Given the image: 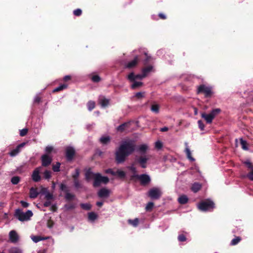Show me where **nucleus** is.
Listing matches in <instances>:
<instances>
[{
	"label": "nucleus",
	"mask_w": 253,
	"mask_h": 253,
	"mask_svg": "<svg viewBox=\"0 0 253 253\" xmlns=\"http://www.w3.org/2000/svg\"><path fill=\"white\" fill-rule=\"evenodd\" d=\"M135 149L133 141L128 140L123 141L116 152V159L118 163L124 162L126 158L131 154Z\"/></svg>",
	"instance_id": "1"
},
{
	"label": "nucleus",
	"mask_w": 253,
	"mask_h": 253,
	"mask_svg": "<svg viewBox=\"0 0 253 253\" xmlns=\"http://www.w3.org/2000/svg\"><path fill=\"white\" fill-rule=\"evenodd\" d=\"M32 215L33 213L32 211L30 210L24 212L21 210L18 209L15 211V216L21 221L29 220Z\"/></svg>",
	"instance_id": "2"
},
{
	"label": "nucleus",
	"mask_w": 253,
	"mask_h": 253,
	"mask_svg": "<svg viewBox=\"0 0 253 253\" xmlns=\"http://www.w3.org/2000/svg\"><path fill=\"white\" fill-rule=\"evenodd\" d=\"M198 208L202 211H209L214 208V204L212 201L207 200L200 203L198 205Z\"/></svg>",
	"instance_id": "3"
},
{
	"label": "nucleus",
	"mask_w": 253,
	"mask_h": 253,
	"mask_svg": "<svg viewBox=\"0 0 253 253\" xmlns=\"http://www.w3.org/2000/svg\"><path fill=\"white\" fill-rule=\"evenodd\" d=\"M220 111V110L219 109H213L209 114L202 113L201 114V117L205 120L207 123L211 124L216 115H217Z\"/></svg>",
	"instance_id": "4"
},
{
	"label": "nucleus",
	"mask_w": 253,
	"mask_h": 253,
	"mask_svg": "<svg viewBox=\"0 0 253 253\" xmlns=\"http://www.w3.org/2000/svg\"><path fill=\"white\" fill-rule=\"evenodd\" d=\"M109 182V178L106 176H103L100 173H96L95 179L93 182L94 187L99 186L101 183L106 184Z\"/></svg>",
	"instance_id": "5"
},
{
	"label": "nucleus",
	"mask_w": 253,
	"mask_h": 253,
	"mask_svg": "<svg viewBox=\"0 0 253 253\" xmlns=\"http://www.w3.org/2000/svg\"><path fill=\"white\" fill-rule=\"evenodd\" d=\"M197 92L198 93H204L206 97L211 96L212 94L211 88L204 84L198 86Z\"/></svg>",
	"instance_id": "6"
},
{
	"label": "nucleus",
	"mask_w": 253,
	"mask_h": 253,
	"mask_svg": "<svg viewBox=\"0 0 253 253\" xmlns=\"http://www.w3.org/2000/svg\"><path fill=\"white\" fill-rule=\"evenodd\" d=\"M162 195V192L160 189L158 188H153L151 189L148 192V196L152 199H158Z\"/></svg>",
	"instance_id": "7"
},
{
	"label": "nucleus",
	"mask_w": 253,
	"mask_h": 253,
	"mask_svg": "<svg viewBox=\"0 0 253 253\" xmlns=\"http://www.w3.org/2000/svg\"><path fill=\"white\" fill-rule=\"evenodd\" d=\"M9 241L13 244H16L19 242V236L15 230H11L9 233Z\"/></svg>",
	"instance_id": "8"
},
{
	"label": "nucleus",
	"mask_w": 253,
	"mask_h": 253,
	"mask_svg": "<svg viewBox=\"0 0 253 253\" xmlns=\"http://www.w3.org/2000/svg\"><path fill=\"white\" fill-rule=\"evenodd\" d=\"M134 176L138 178L141 181V184H147L149 183L150 181V176L145 174H141V175H136Z\"/></svg>",
	"instance_id": "9"
},
{
	"label": "nucleus",
	"mask_w": 253,
	"mask_h": 253,
	"mask_svg": "<svg viewBox=\"0 0 253 253\" xmlns=\"http://www.w3.org/2000/svg\"><path fill=\"white\" fill-rule=\"evenodd\" d=\"M42 169L41 167L36 168L33 171L32 177L33 181L38 182L41 180V176L40 175V171Z\"/></svg>",
	"instance_id": "10"
},
{
	"label": "nucleus",
	"mask_w": 253,
	"mask_h": 253,
	"mask_svg": "<svg viewBox=\"0 0 253 253\" xmlns=\"http://www.w3.org/2000/svg\"><path fill=\"white\" fill-rule=\"evenodd\" d=\"M150 156H141L137 160L138 163L140 164L142 168H146V163L150 159Z\"/></svg>",
	"instance_id": "11"
},
{
	"label": "nucleus",
	"mask_w": 253,
	"mask_h": 253,
	"mask_svg": "<svg viewBox=\"0 0 253 253\" xmlns=\"http://www.w3.org/2000/svg\"><path fill=\"white\" fill-rule=\"evenodd\" d=\"M25 145V143H22L18 145L16 148L9 153L10 156L11 157H14L17 155L20 152L21 149Z\"/></svg>",
	"instance_id": "12"
},
{
	"label": "nucleus",
	"mask_w": 253,
	"mask_h": 253,
	"mask_svg": "<svg viewBox=\"0 0 253 253\" xmlns=\"http://www.w3.org/2000/svg\"><path fill=\"white\" fill-rule=\"evenodd\" d=\"M51 158L47 155H44L42 157V165L46 167L48 166L51 162Z\"/></svg>",
	"instance_id": "13"
},
{
	"label": "nucleus",
	"mask_w": 253,
	"mask_h": 253,
	"mask_svg": "<svg viewBox=\"0 0 253 253\" xmlns=\"http://www.w3.org/2000/svg\"><path fill=\"white\" fill-rule=\"evenodd\" d=\"M75 154V150L71 147H68L66 149V155L68 159L71 160Z\"/></svg>",
	"instance_id": "14"
},
{
	"label": "nucleus",
	"mask_w": 253,
	"mask_h": 253,
	"mask_svg": "<svg viewBox=\"0 0 253 253\" xmlns=\"http://www.w3.org/2000/svg\"><path fill=\"white\" fill-rule=\"evenodd\" d=\"M98 102L102 107H105L109 103V100L104 96H100L98 99Z\"/></svg>",
	"instance_id": "15"
},
{
	"label": "nucleus",
	"mask_w": 253,
	"mask_h": 253,
	"mask_svg": "<svg viewBox=\"0 0 253 253\" xmlns=\"http://www.w3.org/2000/svg\"><path fill=\"white\" fill-rule=\"evenodd\" d=\"M109 194L110 190L106 188L101 189L98 193V196L101 198L108 197Z\"/></svg>",
	"instance_id": "16"
},
{
	"label": "nucleus",
	"mask_w": 253,
	"mask_h": 253,
	"mask_svg": "<svg viewBox=\"0 0 253 253\" xmlns=\"http://www.w3.org/2000/svg\"><path fill=\"white\" fill-rule=\"evenodd\" d=\"M138 60V57L136 56L133 60L130 61L126 65V67L127 68H131L135 67L137 65Z\"/></svg>",
	"instance_id": "17"
},
{
	"label": "nucleus",
	"mask_w": 253,
	"mask_h": 253,
	"mask_svg": "<svg viewBox=\"0 0 253 253\" xmlns=\"http://www.w3.org/2000/svg\"><path fill=\"white\" fill-rule=\"evenodd\" d=\"M96 173H93L90 170L87 171L85 173V178L87 180H89L91 179H94V180L95 179Z\"/></svg>",
	"instance_id": "18"
},
{
	"label": "nucleus",
	"mask_w": 253,
	"mask_h": 253,
	"mask_svg": "<svg viewBox=\"0 0 253 253\" xmlns=\"http://www.w3.org/2000/svg\"><path fill=\"white\" fill-rule=\"evenodd\" d=\"M188 200V197L184 195L180 196L178 199V202L181 204H185L187 203Z\"/></svg>",
	"instance_id": "19"
},
{
	"label": "nucleus",
	"mask_w": 253,
	"mask_h": 253,
	"mask_svg": "<svg viewBox=\"0 0 253 253\" xmlns=\"http://www.w3.org/2000/svg\"><path fill=\"white\" fill-rule=\"evenodd\" d=\"M31 239L35 243H37L40 241L48 239V237L43 238L40 236H31Z\"/></svg>",
	"instance_id": "20"
},
{
	"label": "nucleus",
	"mask_w": 253,
	"mask_h": 253,
	"mask_svg": "<svg viewBox=\"0 0 253 253\" xmlns=\"http://www.w3.org/2000/svg\"><path fill=\"white\" fill-rule=\"evenodd\" d=\"M201 185L199 183H194L191 187V189L192 191L196 193L200 190L201 188Z\"/></svg>",
	"instance_id": "21"
},
{
	"label": "nucleus",
	"mask_w": 253,
	"mask_h": 253,
	"mask_svg": "<svg viewBox=\"0 0 253 253\" xmlns=\"http://www.w3.org/2000/svg\"><path fill=\"white\" fill-rule=\"evenodd\" d=\"M38 194H39V193L38 192V191H37V189L34 188H32L30 189V197L31 198H36L38 196Z\"/></svg>",
	"instance_id": "22"
},
{
	"label": "nucleus",
	"mask_w": 253,
	"mask_h": 253,
	"mask_svg": "<svg viewBox=\"0 0 253 253\" xmlns=\"http://www.w3.org/2000/svg\"><path fill=\"white\" fill-rule=\"evenodd\" d=\"M148 149V146L146 144L140 145L138 148V151L141 153H144Z\"/></svg>",
	"instance_id": "23"
},
{
	"label": "nucleus",
	"mask_w": 253,
	"mask_h": 253,
	"mask_svg": "<svg viewBox=\"0 0 253 253\" xmlns=\"http://www.w3.org/2000/svg\"><path fill=\"white\" fill-rule=\"evenodd\" d=\"M110 141V138L108 136H104L100 138V141L102 144H106Z\"/></svg>",
	"instance_id": "24"
},
{
	"label": "nucleus",
	"mask_w": 253,
	"mask_h": 253,
	"mask_svg": "<svg viewBox=\"0 0 253 253\" xmlns=\"http://www.w3.org/2000/svg\"><path fill=\"white\" fill-rule=\"evenodd\" d=\"M9 253H22L21 250L17 247H12L8 250Z\"/></svg>",
	"instance_id": "25"
},
{
	"label": "nucleus",
	"mask_w": 253,
	"mask_h": 253,
	"mask_svg": "<svg viewBox=\"0 0 253 253\" xmlns=\"http://www.w3.org/2000/svg\"><path fill=\"white\" fill-rule=\"evenodd\" d=\"M115 172L116 175L120 178H124L126 176V172L122 170L117 169Z\"/></svg>",
	"instance_id": "26"
},
{
	"label": "nucleus",
	"mask_w": 253,
	"mask_h": 253,
	"mask_svg": "<svg viewBox=\"0 0 253 253\" xmlns=\"http://www.w3.org/2000/svg\"><path fill=\"white\" fill-rule=\"evenodd\" d=\"M240 142L242 148L245 150H248V144L246 141L243 140L242 138L240 139Z\"/></svg>",
	"instance_id": "27"
},
{
	"label": "nucleus",
	"mask_w": 253,
	"mask_h": 253,
	"mask_svg": "<svg viewBox=\"0 0 253 253\" xmlns=\"http://www.w3.org/2000/svg\"><path fill=\"white\" fill-rule=\"evenodd\" d=\"M128 125V123H124L117 127V130L122 132L126 129Z\"/></svg>",
	"instance_id": "28"
},
{
	"label": "nucleus",
	"mask_w": 253,
	"mask_h": 253,
	"mask_svg": "<svg viewBox=\"0 0 253 253\" xmlns=\"http://www.w3.org/2000/svg\"><path fill=\"white\" fill-rule=\"evenodd\" d=\"M87 108L89 111H91L93 109L95 106V103L93 101H89L87 104Z\"/></svg>",
	"instance_id": "29"
},
{
	"label": "nucleus",
	"mask_w": 253,
	"mask_h": 253,
	"mask_svg": "<svg viewBox=\"0 0 253 253\" xmlns=\"http://www.w3.org/2000/svg\"><path fill=\"white\" fill-rule=\"evenodd\" d=\"M151 110L155 113H158L159 111V106L156 104L152 105L151 107Z\"/></svg>",
	"instance_id": "30"
},
{
	"label": "nucleus",
	"mask_w": 253,
	"mask_h": 253,
	"mask_svg": "<svg viewBox=\"0 0 253 253\" xmlns=\"http://www.w3.org/2000/svg\"><path fill=\"white\" fill-rule=\"evenodd\" d=\"M128 222L129 224L132 225L133 226H137L138 224V222H139V220L138 218H135L133 220H131V219H129L128 220Z\"/></svg>",
	"instance_id": "31"
},
{
	"label": "nucleus",
	"mask_w": 253,
	"mask_h": 253,
	"mask_svg": "<svg viewBox=\"0 0 253 253\" xmlns=\"http://www.w3.org/2000/svg\"><path fill=\"white\" fill-rule=\"evenodd\" d=\"M185 152H186V155H187V156L188 157V158L191 161H194L195 160L191 156V152H190V149H189V148L188 147H186V149H185Z\"/></svg>",
	"instance_id": "32"
},
{
	"label": "nucleus",
	"mask_w": 253,
	"mask_h": 253,
	"mask_svg": "<svg viewBox=\"0 0 253 253\" xmlns=\"http://www.w3.org/2000/svg\"><path fill=\"white\" fill-rule=\"evenodd\" d=\"M67 87V85L65 84H61L60 86H58L57 87L54 88V90H53V92L59 91H60L66 88Z\"/></svg>",
	"instance_id": "33"
},
{
	"label": "nucleus",
	"mask_w": 253,
	"mask_h": 253,
	"mask_svg": "<svg viewBox=\"0 0 253 253\" xmlns=\"http://www.w3.org/2000/svg\"><path fill=\"white\" fill-rule=\"evenodd\" d=\"M241 240V239L239 237H236L234 239H233L231 242V245L232 246H234L237 245L240 241Z\"/></svg>",
	"instance_id": "34"
},
{
	"label": "nucleus",
	"mask_w": 253,
	"mask_h": 253,
	"mask_svg": "<svg viewBox=\"0 0 253 253\" xmlns=\"http://www.w3.org/2000/svg\"><path fill=\"white\" fill-rule=\"evenodd\" d=\"M45 151L47 154H49L52 152H54V153L56 152V150L54 149L53 147L51 146H47L45 148Z\"/></svg>",
	"instance_id": "35"
},
{
	"label": "nucleus",
	"mask_w": 253,
	"mask_h": 253,
	"mask_svg": "<svg viewBox=\"0 0 253 253\" xmlns=\"http://www.w3.org/2000/svg\"><path fill=\"white\" fill-rule=\"evenodd\" d=\"M142 83L141 82H134L131 85V88L135 89L137 87L142 86Z\"/></svg>",
	"instance_id": "36"
},
{
	"label": "nucleus",
	"mask_w": 253,
	"mask_h": 253,
	"mask_svg": "<svg viewBox=\"0 0 253 253\" xmlns=\"http://www.w3.org/2000/svg\"><path fill=\"white\" fill-rule=\"evenodd\" d=\"M97 218V215L94 212H90L88 213V218L91 221L94 220Z\"/></svg>",
	"instance_id": "37"
},
{
	"label": "nucleus",
	"mask_w": 253,
	"mask_h": 253,
	"mask_svg": "<svg viewBox=\"0 0 253 253\" xmlns=\"http://www.w3.org/2000/svg\"><path fill=\"white\" fill-rule=\"evenodd\" d=\"M154 207V203L152 202H149L147 204L145 207L146 211H151Z\"/></svg>",
	"instance_id": "38"
},
{
	"label": "nucleus",
	"mask_w": 253,
	"mask_h": 253,
	"mask_svg": "<svg viewBox=\"0 0 253 253\" xmlns=\"http://www.w3.org/2000/svg\"><path fill=\"white\" fill-rule=\"evenodd\" d=\"M20 181V178L18 176H14L11 179V182L13 184H17Z\"/></svg>",
	"instance_id": "39"
},
{
	"label": "nucleus",
	"mask_w": 253,
	"mask_h": 253,
	"mask_svg": "<svg viewBox=\"0 0 253 253\" xmlns=\"http://www.w3.org/2000/svg\"><path fill=\"white\" fill-rule=\"evenodd\" d=\"M81 207L86 210H89L91 209V205L89 204H82Z\"/></svg>",
	"instance_id": "40"
},
{
	"label": "nucleus",
	"mask_w": 253,
	"mask_h": 253,
	"mask_svg": "<svg viewBox=\"0 0 253 253\" xmlns=\"http://www.w3.org/2000/svg\"><path fill=\"white\" fill-rule=\"evenodd\" d=\"M60 164L59 163H56V165L53 166L52 169L54 171L57 172L60 170Z\"/></svg>",
	"instance_id": "41"
},
{
	"label": "nucleus",
	"mask_w": 253,
	"mask_h": 253,
	"mask_svg": "<svg viewBox=\"0 0 253 253\" xmlns=\"http://www.w3.org/2000/svg\"><path fill=\"white\" fill-rule=\"evenodd\" d=\"M43 175L45 179H49L51 177V172L49 170H45L43 173Z\"/></svg>",
	"instance_id": "42"
},
{
	"label": "nucleus",
	"mask_w": 253,
	"mask_h": 253,
	"mask_svg": "<svg viewBox=\"0 0 253 253\" xmlns=\"http://www.w3.org/2000/svg\"><path fill=\"white\" fill-rule=\"evenodd\" d=\"M74 195L70 193H67L65 195V198L68 200H71L74 199Z\"/></svg>",
	"instance_id": "43"
},
{
	"label": "nucleus",
	"mask_w": 253,
	"mask_h": 253,
	"mask_svg": "<svg viewBox=\"0 0 253 253\" xmlns=\"http://www.w3.org/2000/svg\"><path fill=\"white\" fill-rule=\"evenodd\" d=\"M45 198L47 201H51L53 199V195L49 193H47L45 194Z\"/></svg>",
	"instance_id": "44"
},
{
	"label": "nucleus",
	"mask_w": 253,
	"mask_h": 253,
	"mask_svg": "<svg viewBox=\"0 0 253 253\" xmlns=\"http://www.w3.org/2000/svg\"><path fill=\"white\" fill-rule=\"evenodd\" d=\"M152 69V66L147 67L143 70V73H144L145 75V76H146L147 74L148 73H149V72H150L151 71Z\"/></svg>",
	"instance_id": "45"
},
{
	"label": "nucleus",
	"mask_w": 253,
	"mask_h": 253,
	"mask_svg": "<svg viewBox=\"0 0 253 253\" xmlns=\"http://www.w3.org/2000/svg\"><path fill=\"white\" fill-rule=\"evenodd\" d=\"M128 79L130 81H134L135 80V76L131 73L128 75Z\"/></svg>",
	"instance_id": "46"
},
{
	"label": "nucleus",
	"mask_w": 253,
	"mask_h": 253,
	"mask_svg": "<svg viewBox=\"0 0 253 253\" xmlns=\"http://www.w3.org/2000/svg\"><path fill=\"white\" fill-rule=\"evenodd\" d=\"M178 239L180 242H184L186 240V238L185 235L183 234H180L178 237Z\"/></svg>",
	"instance_id": "47"
},
{
	"label": "nucleus",
	"mask_w": 253,
	"mask_h": 253,
	"mask_svg": "<svg viewBox=\"0 0 253 253\" xmlns=\"http://www.w3.org/2000/svg\"><path fill=\"white\" fill-rule=\"evenodd\" d=\"M198 126H199V127L200 128V129L201 130H203L205 128V125L203 124V123L202 122V121L201 120L198 121Z\"/></svg>",
	"instance_id": "48"
},
{
	"label": "nucleus",
	"mask_w": 253,
	"mask_h": 253,
	"mask_svg": "<svg viewBox=\"0 0 253 253\" xmlns=\"http://www.w3.org/2000/svg\"><path fill=\"white\" fill-rule=\"evenodd\" d=\"M73 13L75 15L79 16L81 15L82 11L80 9H77L74 11Z\"/></svg>",
	"instance_id": "49"
},
{
	"label": "nucleus",
	"mask_w": 253,
	"mask_h": 253,
	"mask_svg": "<svg viewBox=\"0 0 253 253\" xmlns=\"http://www.w3.org/2000/svg\"><path fill=\"white\" fill-rule=\"evenodd\" d=\"M28 132V129L24 128L20 130V135L21 136H24L27 134Z\"/></svg>",
	"instance_id": "50"
},
{
	"label": "nucleus",
	"mask_w": 253,
	"mask_h": 253,
	"mask_svg": "<svg viewBox=\"0 0 253 253\" xmlns=\"http://www.w3.org/2000/svg\"><path fill=\"white\" fill-rule=\"evenodd\" d=\"M92 80L94 82H98L100 80V77L97 75H94L92 77Z\"/></svg>",
	"instance_id": "51"
},
{
	"label": "nucleus",
	"mask_w": 253,
	"mask_h": 253,
	"mask_svg": "<svg viewBox=\"0 0 253 253\" xmlns=\"http://www.w3.org/2000/svg\"><path fill=\"white\" fill-rule=\"evenodd\" d=\"M144 92H137L135 94V97L138 98H141L144 97Z\"/></svg>",
	"instance_id": "52"
},
{
	"label": "nucleus",
	"mask_w": 253,
	"mask_h": 253,
	"mask_svg": "<svg viewBox=\"0 0 253 253\" xmlns=\"http://www.w3.org/2000/svg\"><path fill=\"white\" fill-rule=\"evenodd\" d=\"M155 147L158 149H160L162 147V143L161 142L158 141L155 143Z\"/></svg>",
	"instance_id": "53"
},
{
	"label": "nucleus",
	"mask_w": 253,
	"mask_h": 253,
	"mask_svg": "<svg viewBox=\"0 0 253 253\" xmlns=\"http://www.w3.org/2000/svg\"><path fill=\"white\" fill-rule=\"evenodd\" d=\"M128 168L133 172L134 174H136V168L133 166L128 167Z\"/></svg>",
	"instance_id": "54"
},
{
	"label": "nucleus",
	"mask_w": 253,
	"mask_h": 253,
	"mask_svg": "<svg viewBox=\"0 0 253 253\" xmlns=\"http://www.w3.org/2000/svg\"><path fill=\"white\" fill-rule=\"evenodd\" d=\"M106 173H110L113 175H116V172L112 169H108L105 171Z\"/></svg>",
	"instance_id": "55"
},
{
	"label": "nucleus",
	"mask_w": 253,
	"mask_h": 253,
	"mask_svg": "<svg viewBox=\"0 0 253 253\" xmlns=\"http://www.w3.org/2000/svg\"><path fill=\"white\" fill-rule=\"evenodd\" d=\"M79 170L78 169H76L75 173L73 175V177H74V179H77V178L78 177L79 175Z\"/></svg>",
	"instance_id": "56"
},
{
	"label": "nucleus",
	"mask_w": 253,
	"mask_h": 253,
	"mask_svg": "<svg viewBox=\"0 0 253 253\" xmlns=\"http://www.w3.org/2000/svg\"><path fill=\"white\" fill-rule=\"evenodd\" d=\"M146 76L143 73L142 75H136L135 76V79H142L143 78H144V77H145Z\"/></svg>",
	"instance_id": "57"
},
{
	"label": "nucleus",
	"mask_w": 253,
	"mask_h": 253,
	"mask_svg": "<svg viewBox=\"0 0 253 253\" xmlns=\"http://www.w3.org/2000/svg\"><path fill=\"white\" fill-rule=\"evenodd\" d=\"M247 176L250 180H253V170L247 175Z\"/></svg>",
	"instance_id": "58"
},
{
	"label": "nucleus",
	"mask_w": 253,
	"mask_h": 253,
	"mask_svg": "<svg viewBox=\"0 0 253 253\" xmlns=\"http://www.w3.org/2000/svg\"><path fill=\"white\" fill-rule=\"evenodd\" d=\"M20 203H21L22 206L24 208H27L29 206V204L26 202L22 201H21Z\"/></svg>",
	"instance_id": "59"
},
{
	"label": "nucleus",
	"mask_w": 253,
	"mask_h": 253,
	"mask_svg": "<svg viewBox=\"0 0 253 253\" xmlns=\"http://www.w3.org/2000/svg\"><path fill=\"white\" fill-rule=\"evenodd\" d=\"M51 201H47L44 202L43 204V205L44 207H48L51 205Z\"/></svg>",
	"instance_id": "60"
},
{
	"label": "nucleus",
	"mask_w": 253,
	"mask_h": 253,
	"mask_svg": "<svg viewBox=\"0 0 253 253\" xmlns=\"http://www.w3.org/2000/svg\"><path fill=\"white\" fill-rule=\"evenodd\" d=\"M245 164L249 168H252V164L249 161L246 162Z\"/></svg>",
	"instance_id": "61"
},
{
	"label": "nucleus",
	"mask_w": 253,
	"mask_h": 253,
	"mask_svg": "<svg viewBox=\"0 0 253 253\" xmlns=\"http://www.w3.org/2000/svg\"><path fill=\"white\" fill-rule=\"evenodd\" d=\"M74 184H75V186L77 187V188H79L80 187V183H79V182L77 180V179H74Z\"/></svg>",
	"instance_id": "62"
},
{
	"label": "nucleus",
	"mask_w": 253,
	"mask_h": 253,
	"mask_svg": "<svg viewBox=\"0 0 253 253\" xmlns=\"http://www.w3.org/2000/svg\"><path fill=\"white\" fill-rule=\"evenodd\" d=\"M159 16L162 19H165L166 18V15L163 13H160L159 14Z\"/></svg>",
	"instance_id": "63"
},
{
	"label": "nucleus",
	"mask_w": 253,
	"mask_h": 253,
	"mask_svg": "<svg viewBox=\"0 0 253 253\" xmlns=\"http://www.w3.org/2000/svg\"><path fill=\"white\" fill-rule=\"evenodd\" d=\"M71 76H69V75H67V76H66L64 77V81H68L69 80H70L71 79Z\"/></svg>",
	"instance_id": "64"
}]
</instances>
